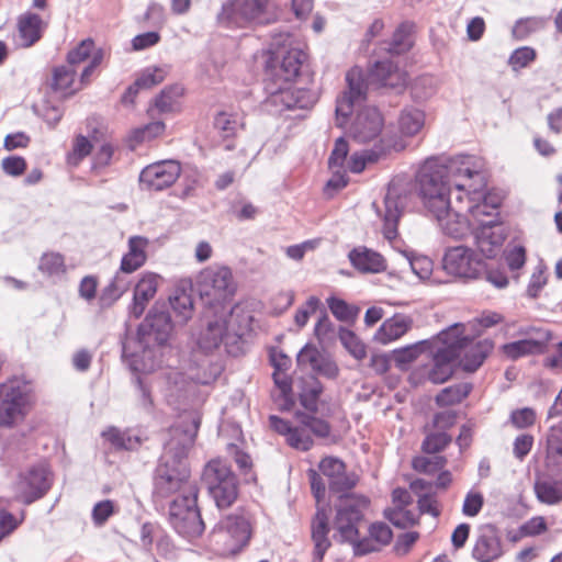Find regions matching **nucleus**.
Segmentation results:
<instances>
[{"label":"nucleus","instance_id":"f257e3e1","mask_svg":"<svg viewBox=\"0 0 562 562\" xmlns=\"http://www.w3.org/2000/svg\"><path fill=\"white\" fill-rule=\"evenodd\" d=\"M198 424L192 432L179 427L171 429V438L165 443L164 452L156 469L155 493L168 497L179 495L169 507V522L181 537L193 540L204 531V522L198 508V486L190 480L186 458L194 442Z\"/></svg>","mask_w":562,"mask_h":562},{"label":"nucleus","instance_id":"f03ea898","mask_svg":"<svg viewBox=\"0 0 562 562\" xmlns=\"http://www.w3.org/2000/svg\"><path fill=\"white\" fill-rule=\"evenodd\" d=\"M484 167V160L475 155L426 159L416 175L424 207L440 212L447 206V196L451 195L462 204L468 190L485 188Z\"/></svg>","mask_w":562,"mask_h":562},{"label":"nucleus","instance_id":"7ed1b4c3","mask_svg":"<svg viewBox=\"0 0 562 562\" xmlns=\"http://www.w3.org/2000/svg\"><path fill=\"white\" fill-rule=\"evenodd\" d=\"M172 331L169 313L153 308L137 329V345L140 350L130 351L128 344L123 345V357L128 360L133 371L150 372L156 366V348L165 345Z\"/></svg>","mask_w":562,"mask_h":562},{"label":"nucleus","instance_id":"20e7f679","mask_svg":"<svg viewBox=\"0 0 562 562\" xmlns=\"http://www.w3.org/2000/svg\"><path fill=\"white\" fill-rule=\"evenodd\" d=\"M368 505L369 499L357 494L339 496L338 503L335 505L334 538L340 542L352 543L357 555H364L381 549L370 535L368 538L358 540L359 524Z\"/></svg>","mask_w":562,"mask_h":562},{"label":"nucleus","instance_id":"39448f33","mask_svg":"<svg viewBox=\"0 0 562 562\" xmlns=\"http://www.w3.org/2000/svg\"><path fill=\"white\" fill-rule=\"evenodd\" d=\"M463 324L456 323L434 337L429 351L434 366L428 379L436 384L446 382L453 373V362L461 356V347L467 342L462 336Z\"/></svg>","mask_w":562,"mask_h":562},{"label":"nucleus","instance_id":"423d86ee","mask_svg":"<svg viewBox=\"0 0 562 562\" xmlns=\"http://www.w3.org/2000/svg\"><path fill=\"white\" fill-rule=\"evenodd\" d=\"M296 423L293 425L279 416L269 417L270 427L285 438L286 443L301 451H307L313 447L312 435L325 438L330 432V426L324 419L310 414L297 413Z\"/></svg>","mask_w":562,"mask_h":562},{"label":"nucleus","instance_id":"0eeeda50","mask_svg":"<svg viewBox=\"0 0 562 562\" xmlns=\"http://www.w3.org/2000/svg\"><path fill=\"white\" fill-rule=\"evenodd\" d=\"M276 16L270 0H228L217 19L226 26L246 27L269 24Z\"/></svg>","mask_w":562,"mask_h":562},{"label":"nucleus","instance_id":"6e6552de","mask_svg":"<svg viewBox=\"0 0 562 562\" xmlns=\"http://www.w3.org/2000/svg\"><path fill=\"white\" fill-rule=\"evenodd\" d=\"M33 402L32 384L22 378L0 383V427H12L21 422Z\"/></svg>","mask_w":562,"mask_h":562},{"label":"nucleus","instance_id":"1a4fd4ad","mask_svg":"<svg viewBox=\"0 0 562 562\" xmlns=\"http://www.w3.org/2000/svg\"><path fill=\"white\" fill-rule=\"evenodd\" d=\"M202 482L220 509L229 507L236 501L237 477L226 461L222 459L209 461L202 473Z\"/></svg>","mask_w":562,"mask_h":562},{"label":"nucleus","instance_id":"9d476101","mask_svg":"<svg viewBox=\"0 0 562 562\" xmlns=\"http://www.w3.org/2000/svg\"><path fill=\"white\" fill-rule=\"evenodd\" d=\"M198 290L205 304L218 305L225 312L223 303L229 300L236 291L232 270L225 266L205 268L199 274Z\"/></svg>","mask_w":562,"mask_h":562},{"label":"nucleus","instance_id":"9b49d317","mask_svg":"<svg viewBox=\"0 0 562 562\" xmlns=\"http://www.w3.org/2000/svg\"><path fill=\"white\" fill-rule=\"evenodd\" d=\"M413 198L407 183L401 181H391L383 201V211L378 213L383 218V235L387 240L397 237V224L405 209Z\"/></svg>","mask_w":562,"mask_h":562},{"label":"nucleus","instance_id":"f8f14e48","mask_svg":"<svg viewBox=\"0 0 562 562\" xmlns=\"http://www.w3.org/2000/svg\"><path fill=\"white\" fill-rule=\"evenodd\" d=\"M250 536V524L243 516L224 518L213 531L215 543L221 544L222 552L228 554H235L246 547Z\"/></svg>","mask_w":562,"mask_h":562},{"label":"nucleus","instance_id":"ddd939ff","mask_svg":"<svg viewBox=\"0 0 562 562\" xmlns=\"http://www.w3.org/2000/svg\"><path fill=\"white\" fill-rule=\"evenodd\" d=\"M267 103L278 111L310 109L316 102L314 93L307 89H295L291 83L266 81Z\"/></svg>","mask_w":562,"mask_h":562},{"label":"nucleus","instance_id":"4468645a","mask_svg":"<svg viewBox=\"0 0 562 562\" xmlns=\"http://www.w3.org/2000/svg\"><path fill=\"white\" fill-rule=\"evenodd\" d=\"M442 266L448 274L462 279H476L485 269L482 258L465 246L447 249Z\"/></svg>","mask_w":562,"mask_h":562},{"label":"nucleus","instance_id":"2eb2a0df","mask_svg":"<svg viewBox=\"0 0 562 562\" xmlns=\"http://www.w3.org/2000/svg\"><path fill=\"white\" fill-rule=\"evenodd\" d=\"M306 54L300 47L280 48L269 60L266 81L291 83L299 76Z\"/></svg>","mask_w":562,"mask_h":562},{"label":"nucleus","instance_id":"dca6fc26","mask_svg":"<svg viewBox=\"0 0 562 562\" xmlns=\"http://www.w3.org/2000/svg\"><path fill=\"white\" fill-rule=\"evenodd\" d=\"M346 81L348 89L337 99L336 104V121L340 127L345 126L353 108L366 99L368 90L363 71L359 67H353L347 72Z\"/></svg>","mask_w":562,"mask_h":562},{"label":"nucleus","instance_id":"f3484780","mask_svg":"<svg viewBox=\"0 0 562 562\" xmlns=\"http://www.w3.org/2000/svg\"><path fill=\"white\" fill-rule=\"evenodd\" d=\"M464 202L458 204L456 199L451 200V196H447V206L440 212H436L429 207H425L426 211L438 222L441 232L454 239H461L465 237L471 231V222L465 216L467 210Z\"/></svg>","mask_w":562,"mask_h":562},{"label":"nucleus","instance_id":"a211bd4d","mask_svg":"<svg viewBox=\"0 0 562 562\" xmlns=\"http://www.w3.org/2000/svg\"><path fill=\"white\" fill-rule=\"evenodd\" d=\"M181 173L176 160H161L146 166L139 175V184L144 190L161 191L171 187Z\"/></svg>","mask_w":562,"mask_h":562},{"label":"nucleus","instance_id":"6ab92c4d","mask_svg":"<svg viewBox=\"0 0 562 562\" xmlns=\"http://www.w3.org/2000/svg\"><path fill=\"white\" fill-rule=\"evenodd\" d=\"M50 473L45 464L31 468L20 475L16 484V497L26 504L41 498L50 487Z\"/></svg>","mask_w":562,"mask_h":562},{"label":"nucleus","instance_id":"aec40b11","mask_svg":"<svg viewBox=\"0 0 562 562\" xmlns=\"http://www.w3.org/2000/svg\"><path fill=\"white\" fill-rule=\"evenodd\" d=\"M384 120L375 106L361 108L351 123L349 134L358 143H367L380 135Z\"/></svg>","mask_w":562,"mask_h":562},{"label":"nucleus","instance_id":"412c9836","mask_svg":"<svg viewBox=\"0 0 562 562\" xmlns=\"http://www.w3.org/2000/svg\"><path fill=\"white\" fill-rule=\"evenodd\" d=\"M318 469L321 474L328 480L329 490L335 493H344L341 496L348 495L347 492L357 484L358 476L355 473H348L345 463L338 458H324L319 462Z\"/></svg>","mask_w":562,"mask_h":562},{"label":"nucleus","instance_id":"4be33fe9","mask_svg":"<svg viewBox=\"0 0 562 562\" xmlns=\"http://www.w3.org/2000/svg\"><path fill=\"white\" fill-rule=\"evenodd\" d=\"M503 554V542L497 529L492 525L482 527L472 549L473 559L477 562H494Z\"/></svg>","mask_w":562,"mask_h":562},{"label":"nucleus","instance_id":"5701e85b","mask_svg":"<svg viewBox=\"0 0 562 562\" xmlns=\"http://www.w3.org/2000/svg\"><path fill=\"white\" fill-rule=\"evenodd\" d=\"M484 189L485 188H473L468 190V192L463 195V205L467 210V213L470 214L477 226H481L482 222L487 220H494L495 224L498 223V202L488 203Z\"/></svg>","mask_w":562,"mask_h":562},{"label":"nucleus","instance_id":"b1692460","mask_svg":"<svg viewBox=\"0 0 562 562\" xmlns=\"http://www.w3.org/2000/svg\"><path fill=\"white\" fill-rule=\"evenodd\" d=\"M475 243L480 251L487 258H493L502 247L506 235L499 223L494 220L483 221L474 228Z\"/></svg>","mask_w":562,"mask_h":562},{"label":"nucleus","instance_id":"393cba45","mask_svg":"<svg viewBox=\"0 0 562 562\" xmlns=\"http://www.w3.org/2000/svg\"><path fill=\"white\" fill-rule=\"evenodd\" d=\"M46 26L47 24L36 13L25 12L21 14L16 23L14 43L23 48L33 46L41 40Z\"/></svg>","mask_w":562,"mask_h":562},{"label":"nucleus","instance_id":"a878e982","mask_svg":"<svg viewBox=\"0 0 562 562\" xmlns=\"http://www.w3.org/2000/svg\"><path fill=\"white\" fill-rule=\"evenodd\" d=\"M370 82L379 87L403 89L407 82V75L392 60L376 61L370 70Z\"/></svg>","mask_w":562,"mask_h":562},{"label":"nucleus","instance_id":"bb28decb","mask_svg":"<svg viewBox=\"0 0 562 562\" xmlns=\"http://www.w3.org/2000/svg\"><path fill=\"white\" fill-rule=\"evenodd\" d=\"M160 277L154 272H145L135 285L133 303L130 307V314L135 318H139L148 302L153 300L157 293Z\"/></svg>","mask_w":562,"mask_h":562},{"label":"nucleus","instance_id":"cd10ccee","mask_svg":"<svg viewBox=\"0 0 562 562\" xmlns=\"http://www.w3.org/2000/svg\"><path fill=\"white\" fill-rule=\"evenodd\" d=\"M464 331L465 325L463 324L462 336L467 339V342L461 347L460 366L467 372H474L482 366L486 357L493 350V342L488 339L473 342Z\"/></svg>","mask_w":562,"mask_h":562},{"label":"nucleus","instance_id":"c85d7f7f","mask_svg":"<svg viewBox=\"0 0 562 562\" xmlns=\"http://www.w3.org/2000/svg\"><path fill=\"white\" fill-rule=\"evenodd\" d=\"M240 334L229 331L226 321V312H223L220 317L214 321H209L206 328L200 334L198 338L199 347L204 351H212L217 348L224 340L231 337H239Z\"/></svg>","mask_w":562,"mask_h":562},{"label":"nucleus","instance_id":"c756f323","mask_svg":"<svg viewBox=\"0 0 562 562\" xmlns=\"http://www.w3.org/2000/svg\"><path fill=\"white\" fill-rule=\"evenodd\" d=\"M351 266L361 273H380L386 270L384 257L366 246H358L348 254Z\"/></svg>","mask_w":562,"mask_h":562},{"label":"nucleus","instance_id":"7c9ffc66","mask_svg":"<svg viewBox=\"0 0 562 562\" xmlns=\"http://www.w3.org/2000/svg\"><path fill=\"white\" fill-rule=\"evenodd\" d=\"M412 327L413 318L408 315L397 313L381 324L373 339L379 344L387 345L402 338Z\"/></svg>","mask_w":562,"mask_h":562},{"label":"nucleus","instance_id":"2f4dec72","mask_svg":"<svg viewBox=\"0 0 562 562\" xmlns=\"http://www.w3.org/2000/svg\"><path fill=\"white\" fill-rule=\"evenodd\" d=\"M329 525L325 509L318 508L311 525V535L314 542L313 562H322L330 547L328 538Z\"/></svg>","mask_w":562,"mask_h":562},{"label":"nucleus","instance_id":"473e14b6","mask_svg":"<svg viewBox=\"0 0 562 562\" xmlns=\"http://www.w3.org/2000/svg\"><path fill=\"white\" fill-rule=\"evenodd\" d=\"M149 240L143 236H131L127 241L128 250L122 257L121 270L133 273L138 270L147 260V247Z\"/></svg>","mask_w":562,"mask_h":562},{"label":"nucleus","instance_id":"72a5a7b5","mask_svg":"<svg viewBox=\"0 0 562 562\" xmlns=\"http://www.w3.org/2000/svg\"><path fill=\"white\" fill-rule=\"evenodd\" d=\"M546 464L550 471L562 475V420L549 430Z\"/></svg>","mask_w":562,"mask_h":562},{"label":"nucleus","instance_id":"f704fd0d","mask_svg":"<svg viewBox=\"0 0 562 562\" xmlns=\"http://www.w3.org/2000/svg\"><path fill=\"white\" fill-rule=\"evenodd\" d=\"M297 363L301 367H308L315 372L324 373L329 376H335L337 374V367L330 362L326 361L317 348L306 345L297 355Z\"/></svg>","mask_w":562,"mask_h":562},{"label":"nucleus","instance_id":"c9c22d12","mask_svg":"<svg viewBox=\"0 0 562 562\" xmlns=\"http://www.w3.org/2000/svg\"><path fill=\"white\" fill-rule=\"evenodd\" d=\"M127 274V272H123L121 269L114 274L111 282L102 290L100 295V303L102 306H111L128 291L131 286V279Z\"/></svg>","mask_w":562,"mask_h":562},{"label":"nucleus","instance_id":"e433bc0d","mask_svg":"<svg viewBox=\"0 0 562 562\" xmlns=\"http://www.w3.org/2000/svg\"><path fill=\"white\" fill-rule=\"evenodd\" d=\"M214 126L224 138H229L244 127V116L238 112L221 111L214 119Z\"/></svg>","mask_w":562,"mask_h":562},{"label":"nucleus","instance_id":"4c0bfd02","mask_svg":"<svg viewBox=\"0 0 562 562\" xmlns=\"http://www.w3.org/2000/svg\"><path fill=\"white\" fill-rule=\"evenodd\" d=\"M425 124V114L416 108H405L398 117V128L405 136H414L420 132Z\"/></svg>","mask_w":562,"mask_h":562},{"label":"nucleus","instance_id":"58836bf2","mask_svg":"<svg viewBox=\"0 0 562 562\" xmlns=\"http://www.w3.org/2000/svg\"><path fill=\"white\" fill-rule=\"evenodd\" d=\"M516 336L526 339L527 341H537L536 349L539 352H543L548 342L551 340V331L544 325H520L517 328Z\"/></svg>","mask_w":562,"mask_h":562},{"label":"nucleus","instance_id":"ea45409f","mask_svg":"<svg viewBox=\"0 0 562 562\" xmlns=\"http://www.w3.org/2000/svg\"><path fill=\"white\" fill-rule=\"evenodd\" d=\"M537 498L548 505L562 501V482L550 479L538 480L535 484Z\"/></svg>","mask_w":562,"mask_h":562},{"label":"nucleus","instance_id":"a19ab883","mask_svg":"<svg viewBox=\"0 0 562 562\" xmlns=\"http://www.w3.org/2000/svg\"><path fill=\"white\" fill-rule=\"evenodd\" d=\"M434 338L420 340L413 345L395 349L393 351V360L398 367L406 366L415 361L424 351L429 350L432 346Z\"/></svg>","mask_w":562,"mask_h":562},{"label":"nucleus","instance_id":"79ce46f5","mask_svg":"<svg viewBox=\"0 0 562 562\" xmlns=\"http://www.w3.org/2000/svg\"><path fill=\"white\" fill-rule=\"evenodd\" d=\"M413 23H402L393 34L389 52L393 55H400L407 52L413 46Z\"/></svg>","mask_w":562,"mask_h":562},{"label":"nucleus","instance_id":"37998d69","mask_svg":"<svg viewBox=\"0 0 562 562\" xmlns=\"http://www.w3.org/2000/svg\"><path fill=\"white\" fill-rule=\"evenodd\" d=\"M471 392L469 383H458L440 391L436 396V403L439 406H450L460 403Z\"/></svg>","mask_w":562,"mask_h":562},{"label":"nucleus","instance_id":"c03bdc74","mask_svg":"<svg viewBox=\"0 0 562 562\" xmlns=\"http://www.w3.org/2000/svg\"><path fill=\"white\" fill-rule=\"evenodd\" d=\"M77 69L68 65L56 67L53 74V88L65 94L74 93L78 88H72Z\"/></svg>","mask_w":562,"mask_h":562},{"label":"nucleus","instance_id":"a18cd8bd","mask_svg":"<svg viewBox=\"0 0 562 562\" xmlns=\"http://www.w3.org/2000/svg\"><path fill=\"white\" fill-rule=\"evenodd\" d=\"M38 269L42 273L55 278L66 273L64 256L58 252H46L41 257Z\"/></svg>","mask_w":562,"mask_h":562},{"label":"nucleus","instance_id":"49530a36","mask_svg":"<svg viewBox=\"0 0 562 562\" xmlns=\"http://www.w3.org/2000/svg\"><path fill=\"white\" fill-rule=\"evenodd\" d=\"M385 518L397 528H408L418 520V514L407 507H391L384 512Z\"/></svg>","mask_w":562,"mask_h":562},{"label":"nucleus","instance_id":"de8ad7c7","mask_svg":"<svg viewBox=\"0 0 562 562\" xmlns=\"http://www.w3.org/2000/svg\"><path fill=\"white\" fill-rule=\"evenodd\" d=\"M339 340L355 359L363 360L367 357V346L352 330L340 328Z\"/></svg>","mask_w":562,"mask_h":562},{"label":"nucleus","instance_id":"09e8293b","mask_svg":"<svg viewBox=\"0 0 562 562\" xmlns=\"http://www.w3.org/2000/svg\"><path fill=\"white\" fill-rule=\"evenodd\" d=\"M537 346V341H527L519 337L516 341L503 345L502 351L508 359L516 360L530 355H539Z\"/></svg>","mask_w":562,"mask_h":562},{"label":"nucleus","instance_id":"8fccbe9b","mask_svg":"<svg viewBox=\"0 0 562 562\" xmlns=\"http://www.w3.org/2000/svg\"><path fill=\"white\" fill-rule=\"evenodd\" d=\"M384 154L383 148L366 149L361 153H353L348 161V169L353 173H360L367 164L376 162Z\"/></svg>","mask_w":562,"mask_h":562},{"label":"nucleus","instance_id":"3c124183","mask_svg":"<svg viewBox=\"0 0 562 562\" xmlns=\"http://www.w3.org/2000/svg\"><path fill=\"white\" fill-rule=\"evenodd\" d=\"M546 25V19L540 16H529L518 20L513 27V35L517 40H525L530 34L542 30Z\"/></svg>","mask_w":562,"mask_h":562},{"label":"nucleus","instance_id":"603ef678","mask_svg":"<svg viewBox=\"0 0 562 562\" xmlns=\"http://www.w3.org/2000/svg\"><path fill=\"white\" fill-rule=\"evenodd\" d=\"M170 305L179 322L184 324L192 316L193 302L191 295L182 291L170 297Z\"/></svg>","mask_w":562,"mask_h":562},{"label":"nucleus","instance_id":"864d4df0","mask_svg":"<svg viewBox=\"0 0 562 562\" xmlns=\"http://www.w3.org/2000/svg\"><path fill=\"white\" fill-rule=\"evenodd\" d=\"M180 89L178 87H169L164 89L154 101V106L159 113L173 112L178 108V97Z\"/></svg>","mask_w":562,"mask_h":562},{"label":"nucleus","instance_id":"5fc2aeb1","mask_svg":"<svg viewBox=\"0 0 562 562\" xmlns=\"http://www.w3.org/2000/svg\"><path fill=\"white\" fill-rule=\"evenodd\" d=\"M165 123L161 121H154L144 126L137 127L132 131L131 139L136 144L149 142L165 132Z\"/></svg>","mask_w":562,"mask_h":562},{"label":"nucleus","instance_id":"6e6d98bb","mask_svg":"<svg viewBox=\"0 0 562 562\" xmlns=\"http://www.w3.org/2000/svg\"><path fill=\"white\" fill-rule=\"evenodd\" d=\"M94 43L92 40H83L76 48L71 49L67 56V65L76 68L79 64L91 59L93 55Z\"/></svg>","mask_w":562,"mask_h":562},{"label":"nucleus","instance_id":"4d7b16f0","mask_svg":"<svg viewBox=\"0 0 562 562\" xmlns=\"http://www.w3.org/2000/svg\"><path fill=\"white\" fill-rule=\"evenodd\" d=\"M405 257L412 271L419 279L429 278L432 271V261L428 257L415 255L414 252H405Z\"/></svg>","mask_w":562,"mask_h":562},{"label":"nucleus","instance_id":"13d9d810","mask_svg":"<svg viewBox=\"0 0 562 562\" xmlns=\"http://www.w3.org/2000/svg\"><path fill=\"white\" fill-rule=\"evenodd\" d=\"M327 304L333 315L339 321L349 322L357 315V310L341 299L330 296L327 299Z\"/></svg>","mask_w":562,"mask_h":562},{"label":"nucleus","instance_id":"bf43d9fd","mask_svg":"<svg viewBox=\"0 0 562 562\" xmlns=\"http://www.w3.org/2000/svg\"><path fill=\"white\" fill-rule=\"evenodd\" d=\"M91 149L92 144L90 140L82 135H78L74 140L72 150L67 156L68 164L78 166L83 158L90 155Z\"/></svg>","mask_w":562,"mask_h":562},{"label":"nucleus","instance_id":"052dcab7","mask_svg":"<svg viewBox=\"0 0 562 562\" xmlns=\"http://www.w3.org/2000/svg\"><path fill=\"white\" fill-rule=\"evenodd\" d=\"M167 70L162 67H148L136 79V86L142 89H149L159 85L166 78Z\"/></svg>","mask_w":562,"mask_h":562},{"label":"nucleus","instance_id":"680f3d73","mask_svg":"<svg viewBox=\"0 0 562 562\" xmlns=\"http://www.w3.org/2000/svg\"><path fill=\"white\" fill-rule=\"evenodd\" d=\"M103 438L110 441L113 446L121 449H133L138 442L126 432H122L115 427H110L102 432Z\"/></svg>","mask_w":562,"mask_h":562},{"label":"nucleus","instance_id":"e2e57ef3","mask_svg":"<svg viewBox=\"0 0 562 562\" xmlns=\"http://www.w3.org/2000/svg\"><path fill=\"white\" fill-rule=\"evenodd\" d=\"M167 384L166 400L169 404H175L177 400L182 396L184 391V378L181 373H171L167 376Z\"/></svg>","mask_w":562,"mask_h":562},{"label":"nucleus","instance_id":"0e129e2a","mask_svg":"<svg viewBox=\"0 0 562 562\" xmlns=\"http://www.w3.org/2000/svg\"><path fill=\"white\" fill-rule=\"evenodd\" d=\"M349 153V146L344 137H339L335 142V146L328 159V166L330 170L336 168L342 169L347 155Z\"/></svg>","mask_w":562,"mask_h":562},{"label":"nucleus","instance_id":"69168bd1","mask_svg":"<svg viewBox=\"0 0 562 562\" xmlns=\"http://www.w3.org/2000/svg\"><path fill=\"white\" fill-rule=\"evenodd\" d=\"M451 441V437L445 431L438 430L437 432L428 435L423 442V450L426 453L435 454L447 447Z\"/></svg>","mask_w":562,"mask_h":562},{"label":"nucleus","instance_id":"338daca9","mask_svg":"<svg viewBox=\"0 0 562 562\" xmlns=\"http://www.w3.org/2000/svg\"><path fill=\"white\" fill-rule=\"evenodd\" d=\"M137 405L146 413H151L154 409V400L149 386L139 376L135 379Z\"/></svg>","mask_w":562,"mask_h":562},{"label":"nucleus","instance_id":"774afa93","mask_svg":"<svg viewBox=\"0 0 562 562\" xmlns=\"http://www.w3.org/2000/svg\"><path fill=\"white\" fill-rule=\"evenodd\" d=\"M536 422V412L530 407L515 409L510 413V423L517 429L531 427Z\"/></svg>","mask_w":562,"mask_h":562}]
</instances>
